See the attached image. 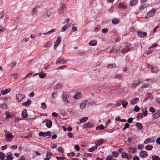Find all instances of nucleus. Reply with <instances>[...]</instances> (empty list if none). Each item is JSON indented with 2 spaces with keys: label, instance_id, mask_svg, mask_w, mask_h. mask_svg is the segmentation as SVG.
Segmentation results:
<instances>
[{
  "label": "nucleus",
  "instance_id": "nucleus-1",
  "mask_svg": "<svg viewBox=\"0 0 160 160\" xmlns=\"http://www.w3.org/2000/svg\"><path fill=\"white\" fill-rule=\"evenodd\" d=\"M110 87L104 85H100L98 87V90L99 92H102V93H104L108 91L110 89Z\"/></svg>",
  "mask_w": 160,
  "mask_h": 160
},
{
  "label": "nucleus",
  "instance_id": "nucleus-2",
  "mask_svg": "<svg viewBox=\"0 0 160 160\" xmlns=\"http://www.w3.org/2000/svg\"><path fill=\"white\" fill-rule=\"evenodd\" d=\"M6 133L5 135L6 138L5 139L6 141H11L12 140L13 138V135L12 133H10L9 132H6Z\"/></svg>",
  "mask_w": 160,
  "mask_h": 160
},
{
  "label": "nucleus",
  "instance_id": "nucleus-3",
  "mask_svg": "<svg viewBox=\"0 0 160 160\" xmlns=\"http://www.w3.org/2000/svg\"><path fill=\"white\" fill-rule=\"evenodd\" d=\"M51 132L50 131H48L46 132H40L39 133V135L41 137H45L47 136H51Z\"/></svg>",
  "mask_w": 160,
  "mask_h": 160
},
{
  "label": "nucleus",
  "instance_id": "nucleus-4",
  "mask_svg": "<svg viewBox=\"0 0 160 160\" xmlns=\"http://www.w3.org/2000/svg\"><path fill=\"white\" fill-rule=\"evenodd\" d=\"M156 9H153L150 10L147 14L146 16V18L147 19L148 18L150 17H152L155 12Z\"/></svg>",
  "mask_w": 160,
  "mask_h": 160
},
{
  "label": "nucleus",
  "instance_id": "nucleus-5",
  "mask_svg": "<svg viewBox=\"0 0 160 160\" xmlns=\"http://www.w3.org/2000/svg\"><path fill=\"white\" fill-rule=\"evenodd\" d=\"M148 156V153L146 151L142 150L140 152L139 156L141 158H144Z\"/></svg>",
  "mask_w": 160,
  "mask_h": 160
},
{
  "label": "nucleus",
  "instance_id": "nucleus-6",
  "mask_svg": "<svg viewBox=\"0 0 160 160\" xmlns=\"http://www.w3.org/2000/svg\"><path fill=\"white\" fill-rule=\"evenodd\" d=\"M145 98L143 100L144 102L147 101L149 100H152L153 99V96L151 93H148L145 95Z\"/></svg>",
  "mask_w": 160,
  "mask_h": 160
},
{
  "label": "nucleus",
  "instance_id": "nucleus-7",
  "mask_svg": "<svg viewBox=\"0 0 160 160\" xmlns=\"http://www.w3.org/2000/svg\"><path fill=\"white\" fill-rule=\"evenodd\" d=\"M16 97L17 100L18 102H20L25 97L24 95H22L20 94H17Z\"/></svg>",
  "mask_w": 160,
  "mask_h": 160
},
{
  "label": "nucleus",
  "instance_id": "nucleus-8",
  "mask_svg": "<svg viewBox=\"0 0 160 160\" xmlns=\"http://www.w3.org/2000/svg\"><path fill=\"white\" fill-rule=\"evenodd\" d=\"M67 6V5L65 4H62L61 5L59 10V14H61L63 13L64 12L65 9H66Z\"/></svg>",
  "mask_w": 160,
  "mask_h": 160
},
{
  "label": "nucleus",
  "instance_id": "nucleus-9",
  "mask_svg": "<svg viewBox=\"0 0 160 160\" xmlns=\"http://www.w3.org/2000/svg\"><path fill=\"white\" fill-rule=\"evenodd\" d=\"M61 41V39L60 37L57 38L56 41L55 42L54 46V50H56V48L60 43Z\"/></svg>",
  "mask_w": 160,
  "mask_h": 160
},
{
  "label": "nucleus",
  "instance_id": "nucleus-10",
  "mask_svg": "<svg viewBox=\"0 0 160 160\" xmlns=\"http://www.w3.org/2000/svg\"><path fill=\"white\" fill-rule=\"evenodd\" d=\"M138 36L140 38H144L147 36V33L145 32H142V31H138Z\"/></svg>",
  "mask_w": 160,
  "mask_h": 160
},
{
  "label": "nucleus",
  "instance_id": "nucleus-11",
  "mask_svg": "<svg viewBox=\"0 0 160 160\" xmlns=\"http://www.w3.org/2000/svg\"><path fill=\"white\" fill-rule=\"evenodd\" d=\"M94 124L90 122H88L87 123H85L84 124V127L85 128H89L93 127Z\"/></svg>",
  "mask_w": 160,
  "mask_h": 160
},
{
  "label": "nucleus",
  "instance_id": "nucleus-12",
  "mask_svg": "<svg viewBox=\"0 0 160 160\" xmlns=\"http://www.w3.org/2000/svg\"><path fill=\"white\" fill-rule=\"evenodd\" d=\"M52 12L51 11H49L45 12L43 13V17L44 18H47L51 15Z\"/></svg>",
  "mask_w": 160,
  "mask_h": 160
},
{
  "label": "nucleus",
  "instance_id": "nucleus-13",
  "mask_svg": "<svg viewBox=\"0 0 160 160\" xmlns=\"http://www.w3.org/2000/svg\"><path fill=\"white\" fill-rule=\"evenodd\" d=\"M45 121H47L46 123V127L48 128H51L52 126V121L48 119H46Z\"/></svg>",
  "mask_w": 160,
  "mask_h": 160
},
{
  "label": "nucleus",
  "instance_id": "nucleus-14",
  "mask_svg": "<svg viewBox=\"0 0 160 160\" xmlns=\"http://www.w3.org/2000/svg\"><path fill=\"white\" fill-rule=\"evenodd\" d=\"M8 154L7 156H6V158L5 159V160H13V159L14 158V157L13 156H12L11 154H12L11 152H8V154Z\"/></svg>",
  "mask_w": 160,
  "mask_h": 160
},
{
  "label": "nucleus",
  "instance_id": "nucleus-15",
  "mask_svg": "<svg viewBox=\"0 0 160 160\" xmlns=\"http://www.w3.org/2000/svg\"><path fill=\"white\" fill-rule=\"evenodd\" d=\"M104 142V140L102 139H100L98 140L95 141L96 145L97 146H99L102 144Z\"/></svg>",
  "mask_w": 160,
  "mask_h": 160
},
{
  "label": "nucleus",
  "instance_id": "nucleus-16",
  "mask_svg": "<svg viewBox=\"0 0 160 160\" xmlns=\"http://www.w3.org/2000/svg\"><path fill=\"white\" fill-rule=\"evenodd\" d=\"M149 68H152L151 72L152 73H156L158 72L159 70L157 66L153 67L152 68L149 67Z\"/></svg>",
  "mask_w": 160,
  "mask_h": 160
},
{
  "label": "nucleus",
  "instance_id": "nucleus-17",
  "mask_svg": "<svg viewBox=\"0 0 160 160\" xmlns=\"http://www.w3.org/2000/svg\"><path fill=\"white\" fill-rule=\"evenodd\" d=\"M22 117L23 118H26L28 116V114H27V111L26 109H24L23 111L21 113Z\"/></svg>",
  "mask_w": 160,
  "mask_h": 160
},
{
  "label": "nucleus",
  "instance_id": "nucleus-18",
  "mask_svg": "<svg viewBox=\"0 0 160 160\" xmlns=\"http://www.w3.org/2000/svg\"><path fill=\"white\" fill-rule=\"evenodd\" d=\"M64 60V59L63 58H58L56 61V64H57L58 63L59 64H65V62H63Z\"/></svg>",
  "mask_w": 160,
  "mask_h": 160
},
{
  "label": "nucleus",
  "instance_id": "nucleus-19",
  "mask_svg": "<svg viewBox=\"0 0 160 160\" xmlns=\"http://www.w3.org/2000/svg\"><path fill=\"white\" fill-rule=\"evenodd\" d=\"M139 101V99L138 98H135L130 101V103L133 105H135Z\"/></svg>",
  "mask_w": 160,
  "mask_h": 160
},
{
  "label": "nucleus",
  "instance_id": "nucleus-20",
  "mask_svg": "<svg viewBox=\"0 0 160 160\" xmlns=\"http://www.w3.org/2000/svg\"><path fill=\"white\" fill-rule=\"evenodd\" d=\"M118 8L121 9H123L126 8V7L123 2L120 3L118 4Z\"/></svg>",
  "mask_w": 160,
  "mask_h": 160
},
{
  "label": "nucleus",
  "instance_id": "nucleus-21",
  "mask_svg": "<svg viewBox=\"0 0 160 160\" xmlns=\"http://www.w3.org/2000/svg\"><path fill=\"white\" fill-rule=\"evenodd\" d=\"M119 49L120 48H116L115 47H114L109 52V53H115L116 52H117L119 50Z\"/></svg>",
  "mask_w": 160,
  "mask_h": 160
},
{
  "label": "nucleus",
  "instance_id": "nucleus-22",
  "mask_svg": "<svg viewBox=\"0 0 160 160\" xmlns=\"http://www.w3.org/2000/svg\"><path fill=\"white\" fill-rule=\"evenodd\" d=\"M62 87V85L60 83H58L55 85L53 88L54 90H56L59 88H61Z\"/></svg>",
  "mask_w": 160,
  "mask_h": 160
},
{
  "label": "nucleus",
  "instance_id": "nucleus-23",
  "mask_svg": "<svg viewBox=\"0 0 160 160\" xmlns=\"http://www.w3.org/2000/svg\"><path fill=\"white\" fill-rule=\"evenodd\" d=\"M31 103V101L30 100H28L27 101L25 102L22 104V105L28 107Z\"/></svg>",
  "mask_w": 160,
  "mask_h": 160
},
{
  "label": "nucleus",
  "instance_id": "nucleus-24",
  "mask_svg": "<svg viewBox=\"0 0 160 160\" xmlns=\"http://www.w3.org/2000/svg\"><path fill=\"white\" fill-rule=\"evenodd\" d=\"M87 101H83L80 105V108L82 109H83L86 106V104Z\"/></svg>",
  "mask_w": 160,
  "mask_h": 160
},
{
  "label": "nucleus",
  "instance_id": "nucleus-25",
  "mask_svg": "<svg viewBox=\"0 0 160 160\" xmlns=\"http://www.w3.org/2000/svg\"><path fill=\"white\" fill-rule=\"evenodd\" d=\"M138 2V0H130V5L134 6L136 5Z\"/></svg>",
  "mask_w": 160,
  "mask_h": 160
},
{
  "label": "nucleus",
  "instance_id": "nucleus-26",
  "mask_svg": "<svg viewBox=\"0 0 160 160\" xmlns=\"http://www.w3.org/2000/svg\"><path fill=\"white\" fill-rule=\"evenodd\" d=\"M97 42H98L96 40H92L89 42V45L90 46H94L97 44Z\"/></svg>",
  "mask_w": 160,
  "mask_h": 160
},
{
  "label": "nucleus",
  "instance_id": "nucleus-27",
  "mask_svg": "<svg viewBox=\"0 0 160 160\" xmlns=\"http://www.w3.org/2000/svg\"><path fill=\"white\" fill-rule=\"evenodd\" d=\"M136 148L135 147H129L128 148V151L129 152L134 153L136 152Z\"/></svg>",
  "mask_w": 160,
  "mask_h": 160
},
{
  "label": "nucleus",
  "instance_id": "nucleus-28",
  "mask_svg": "<svg viewBox=\"0 0 160 160\" xmlns=\"http://www.w3.org/2000/svg\"><path fill=\"white\" fill-rule=\"evenodd\" d=\"M137 128L139 130H141L143 128V126L141 124V123L139 122H137L135 124Z\"/></svg>",
  "mask_w": 160,
  "mask_h": 160
},
{
  "label": "nucleus",
  "instance_id": "nucleus-29",
  "mask_svg": "<svg viewBox=\"0 0 160 160\" xmlns=\"http://www.w3.org/2000/svg\"><path fill=\"white\" fill-rule=\"evenodd\" d=\"M112 23L114 25L118 24L120 22V20L118 19L114 18L112 20Z\"/></svg>",
  "mask_w": 160,
  "mask_h": 160
},
{
  "label": "nucleus",
  "instance_id": "nucleus-30",
  "mask_svg": "<svg viewBox=\"0 0 160 160\" xmlns=\"http://www.w3.org/2000/svg\"><path fill=\"white\" fill-rule=\"evenodd\" d=\"M11 89H6L1 91V93L2 95H5L10 92Z\"/></svg>",
  "mask_w": 160,
  "mask_h": 160
},
{
  "label": "nucleus",
  "instance_id": "nucleus-31",
  "mask_svg": "<svg viewBox=\"0 0 160 160\" xmlns=\"http://www.w3.org/2000/svg\"><path fill=\"white\" fill-rule=\"evenodd\" d=\"M70 24H67L63 27L62 28L61 31L62 32H64L70 26Z\"/></svg>",
  "mask_w": 160,
  "mask_h": 160
},
{
  "label": "nucleus",
  "instance_id": "nucleus-32",
  "mask_svg": "<svg viewBox=\"0 0 160 160\" xmlns=\"http://www.w3.org/2000/svg\"><path fill=\"white\" fill-rule=\"evenodd\" d=\"M38 74H39V76L41 78H44L46 76V73H45L43 72H41V73H38L35 74L34 75H36Z\"/></svg>",
  "mask_w": 160,
  "mask_h": 160
},
{
  "label": "nucleus",
  "instance_id": "nucleus-33",
  "mask_svg": "<svg viewBox=\"0 0 160 160\" xmlns=\"http://www.w3.org/2000/svg\"><path fill=\"white\" fill-rule=\"evenodd\" d=\"M115 79H118L120 80H122L123 79V78L122 75L119 74H117L114 76Z\"/></svg>",
  "mask_w": 160,
  "mask_h": 160
},
{
  "label": "nucleus",
  "instance_id": "nucleus-34",
  "mask_svg": "<svg viewBox=\"0 0 160 160\" xmlns=\"http://www.w3.org/2000/svg\"><path fill=\"white\" fill-rule=\"evenodd\" d=\"M104 128L105 127L102 124H101L99 126H97L96 128V130H103Z\"/></svg>",
  "mask_w": 160,
  "mask_h": 160
},
{
  "label": "nucleus",
  "instance_id": "nucleus-35",
  "mask_svg": "<svg viewBox=\"0 0 160 160\" xmlns=\"http://www.w3.org/2000/svg\"><path fill=\"white\" fill-rule=\"evenodd\" d=\"M38 8V6H37L35 7H34L33 8V10L32 11V14L33 15H35L37 12V9Z\"/></svg>",
  "mask_w": 160,
  "mask_h": 160
},
{
  "label": "nucleus",
  "instance_id": "nucleus-36",
  "mask_svg": "<svg viewBox=\"0 0 160 160\" xmlns=\"http://www.w3.org/2000/svg\"><path fill=\"white\" fill-rule=\"evenodd\" d=\"M51 154L50 152H47L46 154V157L44 158V160H49V159L51 158Z\"/></svg>",
  "mask_w": 160,
  "mask_h": 160
},
{
  "label": "nucleus",
  "instance_id": "nucleus-37",
  "mask_svg": "<svg viewBox=\"0 0 160 160\" xmlns=\"http://www.w3.org/2000/svg\"><path fill=\"white\" fill-rule=\"evenodd\" d=\"M118 155L119 154L118 152L116 151H113L112 152V155L115 158L118 157Z\"/></svg>",
  "mask_w": 160,
  "mask_h": 160
},
{
  "label": "nucleus",
  "instance_id": "nucleus-38",
  "mask_svg": "<svg viewBox=\"0 0 160 160\" xmlns=\"http://www.w3.org/2000/svg\"><path fill=\"white\" fill-rule=\"evenodd\" d=\"M130 49L128 47H126L122 50L121 51V52L123 54L127 52Z\"/></svg>",
  "mask_w": 160,
  "mask_h": 160
},
{
  "label": "nucleus",
  "instance_id": "nucleus-39",
  "mask_svg": "<svg viewBox=\"0 0 160 160\" xmlns=\"http://www.w3.org/2000/svg\"><path fill=\"white\" fill-rule=\"evenodd\" d=\"M148 5L147 4H141V6L139 7L140 10H142L147 7Z\"/></svg>",
  "mask_w": 160,
  "mask_h": 160
},
{
  "label": "nucleus",
  "instance_id": "nucleus-40",
  "mask_svg": "<svg viewBox=\"0 0 160 160\" xmlns=\"http://www.w3.org/2000/svg\"><path fill=\"white\" fill-rule=\"evenodd\" d=\"M51 42L50 41H47L44 45V47L45 48H49L51 45Z\"/></svg>",
  "mask_w": 160,
  "mask_h": 160
},
{
  "label": "nucleus",
  "instance_id": "nucleus-41",
  "mask_svg": "<svg viewBox=\"0 0 160 160\" xmlns=\"http://www.w3.org/2000/svg\"><path fill=\"white\" fill-rule=\"evenodd\" d=\"M153 146L152 145H148L146 146L145 148L146 150H150L152 149Z\"/></svg>",
  "mask_w": 160,
  "mask_h": 160
},
{
  "label": "nucleus",
  "instance_id": "nucleus-42",
  "mask_svg": "<svg viewBox=\"0 0 160 160\" xmlns=\"http://www.w3.org/2000/svg\"><path fill=\"white\" fill-rule=\"evenodd\" d=\"M62 99H63V101L66 102H69V101L68 100L67 97L65 96V95L63 94L62 96Z\"/></svg>",
  "mask_w": 160,
  "mask_h": 160
},
{
  "label": "nucleus",
  "instance_id": "nucleus-43",
  "mask_svg": "<svg viewBox=\"0 0 160 160\" xmlns=\"http://www.w3.org/2000/svg\"><path fill=\"white\" fill-rule=\"evenodd\" d=\"M5 159V155L2 152H0V159L1 160H4Z\"/></svg>",
  "mask_w": 160,
  "mask_h": 160
},
{
  "label": "nucleus",
  "instance_id": "nucleus-44",
  "mask_svg": "<svg viewBox=\"0 0 160 160\" xmlns=\"http://www.w3.org/2000/svg\"><path fill=\"white\" fill-rule=\"evenodd\" d=\"M79 93H80L79 92H78L76 93L74 96L75 99H78L81 97V96L79 95Z\"/></svg>",
  "mask_w": 160,
  "mask_h": 160
},
{
  "label": "nucleus",
  "instance_id": "nucleus-45",
  "mask_svg": "<svg viewBox=\"0 0 160 160\" xmlns=\"http://www.w3.org/2000/svg\"><path fill=\"white\" fill-rule=\"evenodd\" d=\"M151 158L152 160H160V158L159 157L156 155L152 156Z\"/></svg>",
  "mask_w": 160,
  "mask_h": 160
},
{
  "label": "nucleus",
  "instance_id": "nucleus-46",
  "mask_svg": "<svg viewBox=\"0 0 160 160\" xmlns=\"http://www.w3.org/2000/svg\"><path fill=\"white\" fill-rule=\"evenodd\" d=\"M97 148L98 147L96 145L95 146H92L91 148L89 149V151L91 152H92L96 149H97Z\"/></svg>",
  "mask_w": 160,
  "mask_h": 160
},
{
  "label": "nucleus",
  "instance_id": "nucleus-47",
  "mask_svg": "<svg viewBox=\"0 0 160 160\" xmlns=\"http://www.w3.org/2000/svg\"><path fill=\"white\" fill-rule=\"evenodd\" d=\"M88 119V117H84L82 119L80 120V123H83L85 122Z\"/></svg>",
  "mask_w": 160,
  "mask_h": 160
},
{
  "label": "nucleus",
  "instance_id": "nucleus-48",
  "mask_svg": "<svg viewBox=\"0 0 160 160\" xmlns=\"http://www.w3.org/2000/svg\"><path fill=\"white\" fill-rule=\"evenodd\" d=\"M122 103L124 108H125L128 104V102L126 101H122Z\"/></svg>",
  "mask_w": 160,
  "mask_h": 160
},
{
  "label": "nucleus",
  "instance_id": "nucleus-49",
  "mask_svg": "<svg viewBox=\"0 0 160 160\" xmlns=\"http://www.w3.org/2000/svg\"><path fill=\"white\" fill-rule=\"evenodd\" d=\"M128 154L125 152H123L122 153V158H125L126 159Z\"/></svg>",
  "mask_w": 160,
  "mask_h": 160
},
{
  "label": "nucleus",
  "instance_id": "nucleus-50",
  "mask_svg": "<svg viewBox=\"0 0 160 160\" xmlns=\"http://www.w3.org/2000/svg\"><path fill=\"white\" fill-rule=\"evenodd\" d=\"M0 108L4 109L7 108V105L5 104H1L0 105Z\"/></svg>",
  "mask_w": 160,
  "mask_h": 160
},
{
  "label": "nucleus",
  "instance_id": "nucleus-51",
  "mask_svg": "<svg viewBox=\"0 0 160 160\" xmlns=\"http://www.w3.org/2000/svg\"><path fill=\"white\" fill-rule=\"evenodd\" d=\"M153 117L155 119H156L158 118L159 116L160 115L158 114V112H157L156 113L153 114Z\"/></svg>",
  "mask_w": 160,
  "mask_h": 160
},
{
  "label": "nucleus",
  "instance_id": "nucleus-52",
  "mask_svg": "<svg viewBox=\"0 0 160 160\" xmlns=\"http://www.w3.org/2000/svg\"><path fill=\"white\" fill-rule=\"evenodd\" d=\"M41 107L43 109H46L47 108V106L45 102H42L41 103Z\"/></svg>",
  "mask_w": 160,
  "mask_h": 160
},
{
  "label": "nucleus",
  "instance_id": "nucleus-53",
  "mask_svg": "<svg viewBox=\"0 0 160 160\" xmlns=\"http://www.w3.org/2000/svg\"><path fill=\"white\" fill-rule=\"evenodd\" d=\"M114 67H116V65L114 64H110L107 66V68L109 69H111L112 68H114Z\"/></svg>",
  "mask_w": 160,
  "mask_h": 160
},
{
  "label": "nucleus",
  "instance_id": "nucleus-54",
  "mask_svg": "<svg viewBox=\"0 0 160 160\" xmlns=\"http://www.w3.org/2000/svg\"><path fill=\"white\" fill-rule=\"evenodd\" d=\"M140 109V108L137 105H136L135 106L134 109V111L137 112H138L139 111Z\"/></svg>",
  "mask_w": 160,
  "mask_h": 160
},
{
  "label": "nucleus",
  "instance_id": "nucleus-55",
  "mask_svg": "<svg viewBox=\"0 0 160 160\" xmlns=\"http://www.w3.org/2000/svg\"><path fill=\"white\" fill-rule=\"evenodd\" d=\"M58 150L61 153H63L64 152V150L61 147H59L58 148Z\"/></svg>",
  "mask_w": 160,
  "mask_h": 160
},
{
  "label": "nucleus",
  "instance_id": "nucleus-56",
  "mask_svg": "<svg viewBox=\"0 0 160 160\" xmlns=\"http://www.w3.org/2000/svg\"><path fill=\"white\" fill-rule=\"evenodd\" d=\"M149 110L150 112L153 113L155 112V109L153 107H151L149 108Z\"/></svg>",
  "mask_w": 160,
  "mask_h": 160
},
{
  "label": "nucleus",
  "instance_id": "nucleus-57",
  "mask_svg": "<svg viewBox=\"0 0 160 160\" xmlns=\"http://www.w3.org/2000/svg\"><path fill=\"white\" fill-rule=\"evenodd\" d=\"M132 155L131 154H129L128 155V154L126 159L128 160H130L132 159Z\"/></svg>",
  "mask_w": 160,
  "mask_h": 160
},
{
  "label": "nucleus",
  "instance_id": "nucleus-58",
  "mask_svg": "<svg viewBox=\"0 0 160 160\" xmlns=\"http://www.w3.org/2000/svg\"><path fill=\"white\" fill-rule=\"evenodd\" d=\"M140 80L139 79L137 80H135L134 81V83L136 84V85H138L140 83Z\"/></svg>",
  "mask_w": 160,
  "mask_h": 160
},
{
  "label": "nucleus",
  "instance_id": "nucleus-59",
  "mask_svg": "<svg viewBox=\"0 0 160 160\" xmlns=\"http://www.w3.org/2000/svg\"><path fill=\"white\" fill-rule=\"evenodd\" d=\"M148 111L147 110H145V111H144L142 112V115L144 116H146L148 115Z\"/></svg>",
  "mask_w": 160,
  "mask_h": 160
},
{
  "label": "nucleus",
  "instance_id": "nucleus-60",
  "mask_svg": "<svg viewBox=\"0 0 160 160\" xmlns=\"http://www.w3.org/2000/svg\"><path fill=\"white\" fill-rule=\"evenodd\" d=\"M6 30V28L2 27H0V33Z\"/></svg>",
  "mask_w": 160,
  "mask_h": 160
},
{
  "label": "nucleus",
  "instance_id": "nucleus-61",
  "mask_svg": "<svg viewBox=\"0 0 160 160\" xmlns=\"http://www.w3.org/2000/svg\"><path fill=\"white\" fill-rule=\"evenodd\" d=\"M74 148L77 151H79L80 150V147L78 145H75L74 146Z\"/></svg>",
  "mask_w": 160,
  "mask_h": 160
},
{
  "label": "nucleus",
  "instance_id": "nucleus-62",
  "mask_svg": "<svg viewBox=\"0 0 160 160\" xmlns=\"http://www.w3.org/2000/svg\"><path fill=\"white\" fill-rule=\"evenodd\" d=\"M113 157L111 155L108 156L107 158V160H113Z\"/></svg>",
  "mask_w": 160,
  "mask_h": 160
},
{
  "label": "nucleus",
  "instance_id": "nucleus-63",
  "mask_svg": "<svg viewBox=\"0 0 160 160\" xmlns=\"http://www.w3.org/2000/svg\"><path fill=\"white\" fill-rule=\"evenodd\" d=\"M16 64V63L15 62H13L12 64L8 65V66L10 67H13L15 66Z\"/></svg>",
  "mask_w": 160,
  "mask_h": 160
},
{
  "label": "nucleus",
  "instance_id": "nucleus-64",
  "mask_svg": "<svg viewBox=\"0 0 160 160\" xmlns=\"http://www.w3.org/2000/svg\"><path fill=\"white\" fill-rule=\"evenodd\" d=\"M150 141L151 139L150 138H148L144 141V143L146 144H147L150 142Z\"/></svg>",
  "mask_w": 160,
  "mask_h": 160
}]
</instances>
